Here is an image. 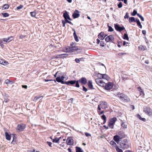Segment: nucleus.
Wrapping results in <instances>:
<instances>
[{
  "label": "nucleus",
  "instance_id": "1",
  "mask_svg": "<svg viewBox=\"0 0 152 152\" xmlns=\"http://www.w3.org/2000/svg\"><path fill=\"white\" fill-rule=\"evenodd\" d=\"M116 96L118 97L121 100L125 102H129L130 101L129 99L127 96L122 93H117Z\"/></svg>",
  "mask_w": 152,
  "mask_h": 152
},
{
  "label": "nucleus",
  "instance_id": "2",
  "mask_svg": "<svg viewBox=\"0 0 152 152\" xmlns=\"http://www.w3.org/2000/svg\"><path fill=\"white\" fill-rule=\"evenodd\" d=\"M128 140L126 139H124L120 142L121 148L122 149H127L129 147V145L128 144Z\"/></svg>",
  "mask_w": 152,
  "mask_h": 152
},
{
  "label": "nucleus",
  "instance_id": "3",
  "mask_svg": "<svg viewBox=\"0 0 152 152\" xmlns=\"http://www.w3.org/2000/svg\"><path fill=\"white\" fill-rule=\"evenodd\" d=\"M117 120L116 118L114 117L110 119L108 124V126L111 129H113L115 122Z\"/></svg>",
  "mask_w": 152,
  "mask_h": 152
},
{
  "label": "nucleus",
  "instance_id": "4",
  "mask_svg": "<svg viewBox=\"0 0 152 152\" xmlns=\"http://www.w3.org/2000/svg\"><path fill=\"white\" fill-rule=\"evenodd\" d=\"M107 107V104L106 102H100V104L98 105L97 110L101 111V108L102 109H105Z\"/></svg>",
  "mask_w": 152,
  "mask_h": 152
},
{
  "label": "nucleus",
  "instance_id": "5",
  "mask_svg": "<svg viewBox=\"0 0 152 152\" xmlns=\"http://www.w3.org/2000/svg\"><path fill=\"white\" fill-rule=\"evenodd\" d=\"M143 111L145 113L149 116L152 115V109L149 107H145L143 109Z\"/></svg>",
  "mask_w": 152,
  "mask_h": 152
},
{
  "label": "nucleus",
  "instance_id": "6",
  "mask_svg": "<svg viewBox=\"0 0 152 152\" xmlns=\"http://www.w3.org/2000/svg\"><path fill=\"white\" fill-rule=\"evenodd\" d=\"M26 127L25 125L23 124H20L18 125L16 129L18 132H22L24 129Z\"/></svg>",
  "mask_w": 152,
  "mask_h": 152
},
{
  "label": "nucleus",
  "instance_id": "7",
  "mask_svg": "<svg viewBox=\"0 0 152 152\" xmlns=\"http://www.w3.org/2000/svg\"><path fill=\"white\" fill-rule=\"evenodd\" d=\"M114 40V38L113 35H112L108 36L105 39V40L107 42H113Z\"/></svg>",
  "mask_w": 152,
  "mask_h": 152
},
{
  "label": "nucleus",
  "instance_id": "8",
  "mask_svg": "<svg viewBox=\"0 0 152 152\" xmlns=\"http://www.w3.org/2000/svg\"><path fill=\"white\" fill-rule=\"evenodd\" d=\"M66 52H71L77 50L78 48L77 47L72 46L71 47H69L66 48Z\"/></svg>",
  "mask_w": 152,
  "mask_h": 152
},
{
  "label": "nucleus",
  "instance_id": "9",
  "mask_svg": "<svg viewBox=\"0 0 152 152\" xmlns=\"http://www.w3.org/2000/svg\"><path fill=\"white\" fill-rule=\"evenodd\" d=\"M96 83L100 86L104 87L105 83L100 79H96Z\"/></svg>",
  "mask_w": 152,
  "mask_h": 152
},
{
  "label": "nucleus",
  "instance_id": "10",
  "mask_svg": "<svg viewBox=\"0 0 152 152\" xmlns=\"http://www.w3.org/2000/svg\"><path fill=\"white\" fill-rule=\"evenodd\" d=\"M105 89L106 90H108L111 89L113 87V84L111 82H108L105 83V85H104Z\"/></svg>",
  "mask_w": 152,
  "mask_h": 152
},
{
  "label": "nucleus",
  "instance_id": "11",
  "mask_svg": "<svg viewBox=\"0 0 152 152\" xmlns=\"http://www.w3.org/2000/svg\"><path fill=\"white\" fill-rule=\"evenodd\" d=\"M66 142L68 145H73V140L72 137H68L67 139Z\"/></svg>",
  "mask_w": 152,
  "mask_h": 152
},
{
  "label": "nucleus",
  "instance_id": "12",
  "mask_svg": "<svg viewBox=\"0 0 152 152\" xmlns=\"http://www.w3.org/2000/svg\"><path fill=\"white\" fill-rule=\"evenodd\" d=\"M114 26L115 29L117 31H121L125 29V28L124 26L120 27L117 24H115Z\"/></svg>",
  "mask_w": 152,
  "mask_h": 152
},
{
  "label": "nucleus",
  "instance_id": "13",
  "mask_svg": "<svg viewBox=\"0 0 152 152\" xmlns=\"http://www.w3.org/2000/svg\"><path fill=\"white\" fill-rule=\"evenodd\" d=\"M80 12L77 10H76L72 15V17L74 18L75 19L79 17L80 16Z\"/></svg>",
  "mask_w": 152,
  "mask_h": 152
},
{
  "label": "nucleus",
  "instance_id": "14",
  "mask_svg": "<svg viewBox=\"0 0 152 152\" xmlns=\"http://www.w3.org/2000/svg\"><path fill=\"white\" fill-rule=\"evenodd\" d=\"M106 36L107 35L105 34L104 32H102L98 35V37L101 40H103Z\"/></svg>",
  "mask_w": 152,
  "mask_h": 152
},
{
  "label": "nucleus",
  "instance_id": "15",
  "mask_svg": "<svg viewBox=\"0 0 152 152\" xmlns=\"http://www.w3.org/2000/svg\"><path fill=\"white\" fill-rule=\"evenodd\" d=\"M63 17L64 18L65 20H67V19H68L69 20H71V18L69 17V15L68 14V12L66 11L65 13H64Z\"/></svg>",
  "mask_w": 152,
  "mask_h": 152
},
{
  "label": "nucleus",
  "instance_id": "16",
  "mask_svg": "<svg viewBox=\"0 0 152 152\" xmlns=\"http://www.w3.org/2000/svg\"><path fill=\"white\" fill-rule=\"evenodd\" d=\"M79 82L82 84L85 85L87 83V80L85 77H82L79 80Z\"/></svg>",
  "mask_w": 152,
  "mask_h": 152
},
{
  "label": "nucleus",
  "instance_id": "17",
  "mask_svg": "<svg viewBox=\"0 0 152 152\" xmlns=\"http://www.w3.org/2000/svg\"><path fill=\"white\" fill-rule=\"evenodd\" d=\"M121 137L118 136L117 135H115L113 137V140L117 143H118L121 140Z\"/></svg>",
  "mask_w": 152,
  "mask_h": 152
},
{
  "label": "nucleus",
  "instance_id": "18",
  "mask_svg": "<svg viewBox=\"0 0 152 152\" xmlns=\"http://www.w3.org/2000/svg\"><path fill=\"white\" fill-rule=\"evenodd\" d=\"M58 76H59L56 78V80L58 82H60L61 81V80H64V76H62L60 77V75H58Z\"/></svg>",
  "mask_w": 152,
  "mask_h": 152
},
{
  "label": "nucleus",
  "instance_id": "19",
  "mask_svg": "<svg viewBox=\"0 0 152 152\" xmlns=\"http://www.w3.org/2000/svg\"><path fill=\"white\" fill-rule=\"evenodd\" d=\"M4 83H5L7 84V86H9V84H12L14 83V82L9 80L8 79L6 80L5 81Z\"/></svg>",
  "mask_w": 152,
  "mask_h": 152
},
{
  "label": "nucleus",
  "instance_id": "20",
  "mask_svg": "<svg viewBox=\"0 0 152 152\" xmlns=\"http://www.w3.org/2000/svg\"><path fill=\"white\" fill-rule=\"evenodd\" d=\"M68 56L67 54H63L60 55H58L57 56V58H63L64 57H66Z\"/></svg>",
  "mask_w": 152,
  "mask_h": 152
},
{
  "label": "nucleus",
  "instance_id": "21",
  "mask_svg": "<svg viewBox=\"0 0 152 152\" xmlns=\"http://www.w3.org/2000/svg\"><path fill=\"white\" fill-rule=\"evenodd\" d=\"M118 135H117L118 136H119L121 137V139H122L125 137V134L124 133L121 132H120L118 133Z\"/></svg>",
  "mask_w": 152,
  "mask_h": 152
},
{
  "label": "nucleus",
  "instance_id": "22",
  "mask_svg": "<svg viewBox=\"0 0 152 152\" xmlns=\"http://www.w3.org/2000/svg\"><path fill=\"white\" fill-rule=\"evenodd\" d=\"M73 30L74 31L73 36L74 37V39L77 42H78L79 41V39L78 38V37L76 34L75 30L74 29H73Z\"/></svg>",
  "mask_w": 152,
  "mask_h": 152
},
{
  "label": "nucleus",
  "instance_id": "23",
  "mask_svg": "<svg viewBox=\"0 0 152 152\" xmlns=\"http://www.w3.org/2000/svg\"><path fill=\"white\" fill-rule=\"evenodd\" d=\"M88 86L90 89H93L92 82L91 80H89L88 83Z\"/></svg>",
  "mask_w": 152,
  "mask_h": 152
},
{
  "label": "nucleus",
  "instance_id": "24",
  "mask_svg": "<svg viewBox=\"0 0 152 152\" xmlns=\"http://www.w3.org/2000/svg\"><path fill=\"white\" fill-rule=\"evenodd\" d=\"M76 81L75 80H71L65 82V84L67 85H69V84L71 85L74 84L75 83Z\"/></svg>",
  "mask_w": 152,
  "mask_h": 152
},
{
  "label": "nucleus",
  "instance_id": "25",
  "mask_svg": "<svg viewBox=\"0 0 152 152\" xmlns=\"http://www.w3.org/2000/svg\"><path fill=\"white\" fill-rule=\"evenodd\" d=\"M138 91L140 92V95H142V96L144 95V94L143 90L140 87H138L137 88Z\"/></svg>",
  "mask_w": 152,
  "mask_h": 152
},
{
  "label": "nucleus",
  "instance_id": "26",
  "mask_svg": "<svg viewBox=\"0 0 152 152\" xmlns=\"http://www.w3.org/2000/svg\"><path fill=\"white\" fill-rule=\"evenodd\" d=\"M5 135L6 139L8 140H10V136L7 132H5Z\"/></svg>",
  "mask_w": 152,
  "mask_h": 152
},
{
  "label": "nucleus",
  "instance_id": "27",
  "mask_svg": "<svg viewBox=\"0 0 152 152\" xmlns=\"http://www.w3.org/2000/svg\"><path fill=\"white\" fill-rule=\"evenodd\" d=\"M129 23H132L133 22H135L136 19H135L134 17H131L129 18Z\"/></svg>",
  "mask_w": 152,
  "mask_h": 152
},
{
  "label": "nucleus",
  "instance_id": "28",
  "mask_svg": "<svg viewBox=\"0 0 152 152\" xmlns=\"http://www.w3.org/2000/svg\"><path fill=\"white\" fill-rule=\"evenodd\" d=\"M8 63L5 61H4L3 60L0 59V64L5 65H7Z\"/></svg>",
  "mask_w": 152,
  "mask_h": 152
},
{
  "label": "nucleus",
  "instance_id": "29",
  "mask_svg": "<svg viewBox=\"0 0 152 152\" xmlns=\"http://www.w3.org/2000/svg\"><path fill=\"white\" fill-rule=\"evenodd\" d=\"M60 138L61 137L59 138L56 137L53 140V142L58 143L59 142Z\"/></svg>",
  "mask_w": 152,
  "mask_h": 152
},
{
  "label": "nucleus",
  "instance_id": "30",
  "mask_svg": "<svg viewBox=\"0 0 152 152\" xmlns=\"http://www.w3.org/2000/svg\"><path fill=\"white\" fill-rule=\"evenodd\" d=\"M76 152H83V151L81 148L78 147H76Z\"/></svg>",
  "mask_w": 152,
  "mask_h": 152
},
{
  "label": "nucleus",
  "instance_id": "31",
  "mask_svg": "<svg viewBox=\"0 0 152 152\" xmlns=\"http://www.w3.org/2000/svg\"><path fill=\"white\" fill-rule=\"evenodd\" d=\"M102 79L108 80L109 79V77L106 74H103L102 75Z\"/></svg>",
  "mask_w": 152,
  "mask_h": 152
},
{
  "label": "nucleus",
  "instance_id": "32",
  "mask_svg": "<svg viewBox=\"0 0 152 152\" xmlns=\"http://www.w3.org/2000/svg\"><path fill=\"white\" fill-rule=\"evenodd\" d=\"M136 22L137 25L138 26H139L141 28H142V26L141 25V23L140 22L139 20L136 19Z\"/></svg>",
  "mask_w": 152,
  "mask_h": 152
},
{
  "label": "nucleus",
  "instance_id": "33",
  "mask_svg": "<svg viewBox=\"0 0 152 152\" xmlns=\"http://www.w3.org/2000/svg\"><path fill=\"white\" fill-rule=\"evenodd\" d=\"M9 5L7 4H5L3 6L2 9L4 10H5L7 9L9 7Z\"/></svg>",
  "mask_w": 152,
  "mask_h": 152
},
{
  "label": "nucleus",
  "instance_id": "34",
  "mask_svg": "<svg viewBox=\"0 0 152 152\" xmlns=\"http://www.w3.org/2000/svg\"><path fill=\"white\" fill-rule=\"evenodd\" d=\"M102 118L104 120L103 124H104L106 122V118L104 115H103L101 116Z\"/></svg>",
  "mask_w": 152,
  "mask_h": 152
},
{
  "label": "nucleus",
  "instance_id": "35",
  "mask_svg": "<svg viewBox=\"0 0 152 152\" xmlns=\"http://www.w3.org/2000/svg\"><path fill=\"white\" fill-rule=\"evenodd\" d=\"M123 39H126L127 40H128L129 39V37H128V34H126L125 33L124 34Z\"/></svg>",
  "mask_w": 152,
  "mask_h": 152
},
{
  "label": "nucleus",
  "instance_id": "36",
  "mask_svg": "<svg viewBox=\"0 0 152 152\" xmlns=\"http://www.w3.org/2000/svg\"><path fill=\"white\" fill-rule=\"evenodd\" d=\"M115 149L117 152H123L122 150L119 148L118 146H117L115 147Z\"/></svg>",
  "mask_w": 152,
  "mask_h": 152
},
{
  "label": "nucleus",
  "instance_id": "37",
  "mask_svg": "<svg viewBox=\"0 0 152 152\" xmlns=\"http://www.w3.org/2000/svg\"><path fill=\"white\" fill-rule=\"evenodd\" d=\"M102 74H101L100 73H98L97 74V77L98 78L97 79H102Z\"/></svg>",
  "mask_w": 152,
  "mask_h": 152
},
{
  "label": "nucleus",
  "instance_id": "38",
  "mask_svg": "<svg viewBox=\"0 0 152 152\" xmlns=\"http://www.w3.org/2000/svg\"><path fill=\"white\" fill-rule=\"evenodd\" d=\"M13 39V37L12 36H11L9 37H8L7 38L5 39H6L8 41L9 40V41L8 42H9L11 41Z\"/></svg>",
  "mask_w": 152,
  "mask_h": 152
},
{
  "label": "nucleus",
  "instance_id": "39",
  "mask_svg": "<svg viewBox=\"0 0 152 152\" xmlns=\"http://www.w3.org/2000/svg\"><path fill=\"white\" fill-rule=\"evenodd\" d=\"M1 15L4 17H7L9 16V14L6 12L5 13H1Z\"/></svg>",
  "mask_w": 152,
  "mask_h": 152
},
{
  "label": "nucleus",
  "instance_id": "40",
  "mask_svg": "<svg viewBox=\"0 0 152 152\" xmlns=\"http://www.w3.org/2000/svg\"><path fill=\"white\" fill-rule=\"evenodd\" d=\"M110 144H111L112 145H115V146H116V145L117 146L116 143L113 141V140L111 141L110 142Z\"/></svg>",
  "mask_w": 152,
  "mask_h": 152
},
{
  "label": "nucleus",
  "instance_id": "41",
  "mask_svg": "<svg viewBox=\"0 0 152 152\" xmlns=\"http://www.w3.org/2000/svg\"><path fill=\"white\" fill-rule=\"evenodd\" d=\"M137 11L135 10H134L133 12L132 13L131 15L132 16H135L136 14L137 15Z\"/></svg>",
  "mask_w": 152,
  "mask_h": 152
},
{
  "label": "nucleus",
  "instance_id": "42",
  "mask_svg": "<svg viewBox=\"0 0 152 152\" xmlns=\"http://www.w3.org/2000/svg\"><path fill=\"white\" fill-rule=\"evenodd\" d=\"M23 7V5H20L19 6H18L17 7V9L18 10H20V9H21Z\"/></svg>",
  "mask_w": 152,
  "mask_h": 152
},
{
  "label": "nucleus",
  "instance_id": "43",
  "mask_svg": "<svg viewBox=\"0 0 152 152\" xmlns=\"http://www.w3.org/2000/svg\"><path fill=\"white\" fill-rule=\"evenodd\" d=\"M108 31H109L111 32L113 31V30L112 28L110 26H108Z\"/></svg>",
  "mask_w": 152,
  "mask_h": 152
},
{
  "label": "nucleus",
  "instance_id": "44",
  "mask_svg": "<svg viewBox=\"0 0 152 152\" xmlns=\"http://www.w3.org/2000/svg\"><path fill=\"white\" fill-rule=\"evenodd\" d=\"M121 126L123 127L124 128H127V125L125 124L124 123H122L121 124Z\"/></svg>",
  "mask_w": 152,
  "mask_h": 152
},
{
  "label": "nucleus",
  "instance_id": "45",
  "mask_svg": "<svg viewBox=\"0 0 152 152\" xmlns=\"http://www.w3.org/2000/svg\"><path fill=\"white\" fill-rule=\"evenodd\" d=\"M79 82V80H77L76 82V85L75 86L77 88H79L80 87V85L78 83V82Z\"/></svg>",
  "mask_w": 152,
  "mask_h": 152
},
{
  "label": "nucleus",
  "instance_id": "46",
  "mask_svg": "<svg viewBox=\"0 0 152 152\" xmlns=\"http://www.w3.org/2000/svg\"><path fill=\"white\" fill-rule=\"evenodd\" d=\"M118 8H121L122 6V4L121 2H120L118 5Z\"/></svg>",
  "mask_w": 152,
  "mask_h": 152
},
{
  "label": "nucleus",
  "instance_id": "47",
  "mask_svg": "<svg viewBox=\"0 0 152 152\" xmlns=\"http://www.w3.org/2000/svg\"><path fill=\"white\" fill-rule=\"evenodd\" d=\"M139 49H140L142 50H145V47L142 46H140L139 47Z\"/></svg>",
  "mask_w": 152,
  "mask_h": 152
},
{
  "label": "nucleus",
  "instance_id": "48",
  "mask_svg": "<svg viewBox=\"0 0 152 152\" xmlns=\"http://www.w3.org/2000/svg\"><path fill=\"white\" fill-rule=\"evenodd\" d=\"M129 18V15L128 12H126L125 15V16H124V18Z\"/></svg>",
  "mask_w": 152,
  "mask_h": 152
},
{
  "label": "nucleus",
  "instance_id": "49",
  "mask_svg": "<svg viewBox=\"0 0 152 152\" xmlns=\"http://www.w3.org/2000/svg\"><path fill=\"white\" fill-rule=\"evenodd\" d=\"M31 15L32 17H34L36 15V13L35 12H31Z\"/></svg>",
  "mask_w": 152,
  "mask_h": 152
},
{
  "label": "nucleus",
  "instance_id": "50",
  "mask_svg": "<svg viewBox=\"0 0 152 152\" xmlns=\"http://www.w3.org/2000/svg\"><path fill=\"white\" fill-rule=\"evenodd\" d=\"M47 144L50 147H52V143L51 142H47Z\"/></svg>",
  "mask_w": 152,
  "mask_h": 152
},
{
  "label": "nucleus",
  "instance_id": "51",
  "mask_svg": "<svg viewBox=\"0 0 152 152\" xmlns=\"http://www.w3.org/2000/svg\"><path fill=\"white\" fill-rule=\"evenodd\" d=\"M2 40H0V45L2 48H3L4 47V45L3 44H2Z\"/></svg>",
  "mask_w": 152,
  "mask_h": 152
},
{
  "label": "nucleus",
  "instance_id": "52",
  "mask_svg": "<svg viewBox=\"0 0 152 152\" xmlns=\"http://www.w3.org/2000/svg\"><path fill=\"white\" fill-rule=\"evenodd\" d=\"M75 61L77 63H79L80 61L79 58V59L77 58H76L75 59Z\"/></svg>",
  "mask_w": 152,
  "mask_h": 152
},
{
  "label": "nucleus",
  "instance_id": "53",
  "mask_svg": "<svg viewBox=\"0 0 152 152\" xmlns=\"http://www.w3.org/2000/svg\"><path fill=\"white\" fill-rule=\"evenodd\" d=\"M28 152H37V151H36V152L35 151V150L34 149H33V150H28Z\"/></svg>",
  "mask_w": 152,
  "mask_h": 152
},
{
  "label": "nucleus",
  "instance_id": "54",
  "mask_svg": "<svg viewBox=\"0 0 152 152\" xmlns=\"http://www.w3.org/2000/svg\"><path fill=\"white\" fill-rule=\"evenodd\" d=\"M62 22L63 24V26L65 27V26L66 22L64 20H62Z\"/></svg>",
  "mask_w": 152,
  "mask_h": 152
},
{
  "label": "nucleus",
  "instance_id": "55",
  "mask_svg": "<svg viewBox=\"0 0 152 152\" xmlns=\"http://www.w3.org/2000/svg\"><path fill=\"white\" fill-rule=\"evenodd\" d=\"M104 43L103 41H101L100 43V45L101 46L104 47Z\"/></svg>",
  "mask_w": 152,
  "mask_h": 152
},
{
  "label": "nucleus",
  "instance_id": "56",
  "mask_svg": "<svg viewBox=\"0 0 152 152\" xmlns=\"http://www.w3.org/2000/svg\"><path fill=\"white\" fill-rule=\"evenodd\" d=\"M85 134L86 136V137H88V136H91V134H90L89 133H87V132H85Z\"/></svg>",
  "mask_w": 152,
  "mask_h": 152
},
{
  "label": "nucleus",
  "instance_id": "57",
  "mask_svg": "<svg viewBox=\"0 0 152 152\" xmlns=\"http://www.w3.org/2000/svg\"><path fill=\"white\" fill-rule=\"evenodd\" d=\"M99 110H98V113L99 114V115L102 114L104 113V111H101L100 112H99Z\"/></svg>",
  "mask_w": 152,
  "mask_h": 152
},
{
  "label": "nucleus",
  "instance_id": "58",
  "mask_svg": "<svg viewBox=\"0 0 152 152\" xmlns=\"http://www.w3.org/2000/svg\"><path fill=\"white\" fill-rule=\"evenodd\" d=\"M5 38H3L2 39L3 41L4 42V43H6L8 42V41L6 39H4Z\"/></svg>",
  "mask_w": 152,
  "mask_h": 152
},
{
  "label": "nucleus",
  "instance_id": "59",
  "mask_svg": "<svg viewBox=\"0 0 152 152\" xmlns=\"http://www.w3.org/2000/svg\"><path fill=\"white\" fill-rule=\"evenodd\" d=\"M83 90L85 92H86L87 91V89L85 88L84 86H83Z\"/></svg>",
  "mask_w": 152,
  "mask_h": 152
},
{
  "label": "nucleus",
  "instance_id": "60",
  "mask_svg": "<svg viewBox=\"0 0 152 152\" xmlns=\"http://www.w3.org/2000/svg\"><path fill=\"white\" fill-rule=\"evenodd\" d=\"M142 33L143 35H145L146 34V31L145 30H142Z\"/></svg>",
  "mask_w": 152,
  "mask_h": 152
},
{
  "label": "nucleus",
  "instance_id": "61",
  "mask_svg": "<svg viewBox=\"0 0 152 152\" xmlns=\"http://www.w3.org/2000/svg\"><path fill=\"white\" fill-rule=\"evenodd\" d=\"M137 116L140 120H141L142 119V118L139 114L137 115Z\"/></svg>",
  "mask_w": 152,
  "mask_h": 152
},
{
  "label": "nucleus",
  "instance_id": "62",
  "mask_svg": "<svg viewBox=\"0 0 152 152\" xmlns=\"http://www.w3.org/2000/svg\"><path fill=\"white\" fill-rule=\"evenodd\" d=\"M22 87L23 88L27 89V86L26 85H22Z\"/></svg>",
  "mask_w": 152,
  "mask_h": 152
},
{
  "label": "nucleus",
  "instance_id": "63",
  "mask_svg": "<svg viewBox=\"0 0 152 152\" xmlns=\"http://www.w3.org/2000/svg\"><path fill=\"white\" fill-rule=\"evenodd\" d=\"M11 143L13 144H14L16 143V141H14V140H13L11 142Z\"/></svg>",
  "mask_w": 152,
  "mask_h": 152
},
{
  "label": "nucleus",
  "instance_id": "64",
  "mask_svg": "<svg viewBox=\"0 0 152 152\" xmlns=\"http://www.w3.org/2000/svg\"><path fill=\"white\" fill-rule=\"evenodd\" d=\"M140 18L141 20L142 21H144V18H143V17L142 16H141Z\"/></svg>",
  "mask_w": 152,
  "mask_h": 152
}]
</instances>
